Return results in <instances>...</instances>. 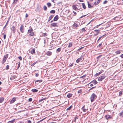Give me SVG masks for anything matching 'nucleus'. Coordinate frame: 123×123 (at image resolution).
<instances>
[{
  "label": "nucleus",
  "instance_id": "nucleus-57",
  "mask_svg": "<svg viewBox=\"0 0 123 123\" xmlns=\"http://www.w3.org/2000/svg\"><path fill=\"white\" fill-rule=\"evenodd\" d=\"M98 33H99V32H98V33H97L96 34H94V36H95L96 35H97L98 34Z\"/></svg>",
  "mask_w": 123,
  "mask_h": 123
},
{
  "label": "nucleus",
  "instance_id": "nucleus-62",
  "mask_svg": "<svg viewBox=\"0 0 123 123\" xmlns=\"http://www.w3.org/2000/svg\"><path fill=\"white\" fill-rule=\"evenodd\" d=\"M7 22L6 23V25H5V26L4 27V28H5V27L6 26V25H7Z\"/></svg>",
  "mask_w": 123,
  "mask_h": 123
},
{
  "label": "nucleus",
  "instance_id": "nucleus-18",
  "mask_svg": "<svg viewBox=\"0 0 123 123\" xmlns=\"http://www.w3.org/2000/svg\"><path fill=\"white\" fill-rule=\"evenodd\" d=\"M90 83H92L95 84H96L97 83V82L96 80H93Z\"/></svg>",
  "mask_w": 123,
  "mask_h": 123
},
{
  "label": "nucleus",
  "instance_id": "nucleus-47",
  "mask_svg": "<svg viewBox=\"0 0 123 123\" xmlns=\"http://www.w3.org/2000/svg\"><path fill=\"white\" fill-rule=\"evenodd\" d=\"M18 58L20 60H22V58L21 56H19L18 57Z\"/></svg>",
  "mask_w": 123,
  "mask_h": 123
},
{
  "label": "nucleus",
  "instance_id": "nucleus-1",
  "mask_svg": "<svg viewBox=\"0 0 123 123\" xmlns=\"http://www.w3.org/2000/svg\"><path fill=\"white\" fill-rule=\"evenodd\" d=\"M97 96L96 94L93 93L91 97V100L92 102H93L97 98Z\"/></svg>",
  "mask_w": 123,
  "mask_h": 123
},
{
  "label": "nucleus",
  "instance_id": "nucleus-45",
  "mask_svg": "<svg viewBox=\"0 0 123 123\" xmlns=\"http://www.w3.org/2000/svg\"><path fill=\"white\" fill-rule=\"evenodd\" d=\"M82 92V91L81 90H79L78 92V93H80Z\"/></svg>",
  "mask_w": 123,
  "mask_h": 123
},
{
  "label": "nucleus",
  "instance_id": "nucleus-20",
  "mask_svg": "<svg viewBox=\"0 0 123 123\" xmlns=\"http://www.w3.org/2000/svg\"><path fill=\"white\" fill-rule=\"evenodd\" d=\"M38 90L36 89H33L32 90V91L33 92H38Z\"/></svg>",
  "mask_w": 123,
  "mask_h": 123
},
{
  "label": "nucleus",
  "instance_id": "nucleus-43",
  "mask_svg": "<svg viewBox=\"0 0 123 123\" xmlns=\"http://www.w3.org/2000/svg\"><path fill=\"white\" fill-rule=\"evenodd\" d=\"M108 2L107 1V0H105L104 2H103V4H106Z\"/></svg>",
  "mask_w": 123,
  "mask_h": 123
},
{
  "label": "nucleus",
  "instance_id": "nucleus-15",
  "mask_svg": "<svg viewBox=\"0 0 123 123\" xmlns=\"http://www.w3.org/2000/svg\"><path fill=\"white\" fill-rule=\"evenodd\" d=\"M72 7L75 10H77L78 9L75 5H73L72 6Z\"/></svg>",
  "mask_w": 123,
  "mask_h": 123
},
{
  "label": "nucleus",
  "instance_id": "nucleus-22",
  "mask_svg": "<svg viewBox=\"0 0 123 123\" xmlns=\"http://www.w3.org/2000/svg\"><path fill=\"white\" fill-rule=\"evenodd\" d=\"M4 58H3V60L2 63H4V62H5L6 61V57L5 56L4 57Z\"/></svg>",
  "mask_w": 123,
  "mask_h": 123
},
{
  "label": "nucleus",
  "instance_id": "nucleus-32",
  "mask_svg": "<svg viewBox=\"0 0 123 123\" xmlns=\"http://www.w3.org/2000/svg\"><path fill=\"white\" fill-rule=\"evenodd\" d=\"M47 34L46 33H44L43 34L42 36L44 37H45L47 36Z\"/></svg>",
  "mask_w": 123,
  "mask_h": 123
},
{
  "label": "nucleus",
  "instance_id": "nucleus-3",
  "mask_svg": "<svg viewBox=\"0 0 123 123\" xmlns=\"http://www.w3.org/2000/svg\"><path fill=\"white\" fill-rule=\"evenodd\" d=\"M11 29L12 31V32L14 33H15L16 30V28L15 27L13 26L11 28Z\"/></svg>",
  "mask_w": 123,
  "mask_h": 123
},
{
  "label": "nucleus",
  "instance_id": "nucleus-53",
  "mask_svg": "<svg viewBox=\"0 0 123 123\" xmlns=\"http://www.w3.org/2000/svg\"><path fill=\"white\" fill-rule=\"evenodd\" d=\"M83 48V47H81V48H79V49H78V51H80V50L82 49V48Z\"/></svg>",
  "mask_w": 123,
  "mask_h": 123
},
{
  "label": "nucleus",
  "instance_id": "nucleus-10",
  "mask_svg": "<svg viewBox=\"0 0 123 123\" xmlns=\"http://www.w3.org/2000/svg\"><path fill=\"white\" fill-rule=\"evenodd\" d=\"M82 56H81L79 58H78L76 61L77 63L79 62L80 61L82 60Z\"/></svg>",
  "mask_w": 123,
  "mask_h": 123
},
{
  "label": "nucleus",
  "instance_id": "nucleus-27",
  "mask_svg": "<svg viewBox=\"0 0 123 123\" xmlns=\"http://www.w3.org/2000/svg\"><path fill=\"white\" fill-rule=\"evenodd\" d=\"M54 16V15H51L49 17V20H51V19Z\"/></svg>",
  "mask_w": 123,
  "mask_h": 123
},
{
  "label": "nucleus",
  "instance_id": "nucleus-39",
  "mask_svg": "<svg viewBox=\"0 0 123 123\" xmlns=\"http://www.w3.org/2000/svg\"><path fill=\"white\" fill-rule=\"evenodd\" d=\"M42 80H37L36 81V82H39V83L41 82H42Z\"/></svg>",
  "mask_w": 123,
  "mask_h": 123
},
{
  "label": "nucleus",
  "instance_id": "nucleus-29",
  "mask_svg": "<svg viewBox=\"0 0 123 123\" xmlns=\"http://www.w3.org/2000/svg\"><path fill=\"white\" fill-rule=\"evenodd\" d=\"M47 5L48 7H49L51 6V5L50 3L48 2L47 3Z\"/></svg>",
  "mask_w": 123,
  "mask_h": 123
},
{
  "label": "nucleus",
  "instance_id": "nucleus-9",
  "mask_svg": "<svg viewBox=\"0 0 123 123\" xmlns=\"http://www.w3.org/2000/svg\"><path fill=\"white\" fill-rule=\"evenodd\" d=\"M59 18L58 16V15H56L54 18L53 21H57Z\"/></svg>",
  "mask_w": 123,
  "mask_h": 123
},
{
  "label": "nucleus",
  "instance_id": "nucleus-38",
  "mask_svg": "<svg viewBox=\"0 0 123 123\" xmlns=\"http://www.w3.org/2000/svg\"><path fill=\"white\" fill-rule=\"evenodd\" d=\"M81 31H82L85 32L86 31V30L85 29V28H83L81 29Z\"/></svg>",
  "mask_w": 123,
  "mask_h": 123
},
{
  "label": "nucleus",
  "instance_id": "nucleus-16",
  "mask_svg": "<svg viewBox=\"0 0 123 123\" xmlns=\"http://www.w3.org/2000/svg\"><path fill=\"white\" fill-rule=\"evenodd\" d=\"M105 117L107 119H109V118L111 117V116L109 115H106Z\"/></svg>",
  "mask_w": 123,
  "mask_h": 123
},
{
  "label": "nucleus",
  "instance_id": "nucleus-59",
  "mask_svg": "<svg viewBox=\"0 0 123 123\" xmlns=\"http://www.w3.org/2000/svg\"><path fill=\"white\" fill-rule=\"evenodd\" d=\"M73 13L74 14V16H75L76 15V13L74 11H73Z\"/></svg>",
  "mask_w": 123,
  "mask_h": 123
},
{
  "label": "nucleus",
  "instance_id": "nucleus-34",
  "mask_svg": "<svg viewBox=\"0 0 123 123\" xmlns=\"http://www.w3.org/2000/svg\"><path fill=\"white\" fill-rule=\"evenodd\" d=\"M73 26L75 27H78V25L74 23L73 25Z\"/></svg>",
  "mask_w": 123,
  "mask_h": 123
},
{
  "label": "nucleus",
  "instance_id": "nucleus-25",
  "mask_svg": "<svg viewBox=\"0 0 123 123\" xmlns=\"http://www.w3.org/2000/svg\"><path fill=\"white\" fill-rule=\"evenodd\" d=\"M46 99V98H43L42 99H41L40 100H39V102H42V101H43V100Z\"/></svg>",
  "mask_w": 123,
  "mask_h": 123
},
{
  "label": "nucleus",
  "instance_id": "nucleus-48",
  "mask_svg": "<svg viewBox=\"0 0 123 123\" xmlns=\"http://www.w3.org/2000/svg\"><path fill=\"white\" fill-rule=\"evenodd\" d=\"M83 110V111L84 112H85L86 111H87V110L86 109L84 108Z\"/></svg>",
  "mask_w": 123,
  "mask_h": 123
},
{
  "label": "nucleus",
  "instance_id": "nucleus-40",
  "mask_svg": "<svg viewBox=\"0 0 123 123\" xmlns=\"http://www.w3.org/2000/svg\"><path fill=\"white\" fill-rule=\"evenodd\" d=\"M43 8L44 10H46L47 9V8L46 6H44L43 7Z\"/></svg>",
  "mask_w": 123,
  "mask_h": 123
},
{
  "label": "nucleus",
  "instance_id": "nucleus-4",
  "mask_svg": "<svg viewBox=\"0 0 123 123\" xmlns=\"http://www.w3.org/2000/svg\"><path fill=\"white\" fill-rule=\"evenodd\" d=\"M105 76H102L100 77L98 79V80L99 81L102 80L103 79L105 78Z\"/></svg>",
  "mask_w": 123,
  "mask_h": 123
},
{
  "label": "nucleus",
  "instance_id": "nucleus-58",
  "mask_svg": "<svg viewBox=\"0 0 123 123\" xmlns=\"http://www.w3.org/2000/svg\"><path fill=\"white\" fill-rule=\"evenodd\" d=\"M28 16V14H26V15H25V17L26 18H27Z\"/></svg>",
  "mask_w": 123,
  "mask_h": 123
},
{
  "label": "nucleus",
  "instance_id": "nucleus-52",
  "mask_svg": "<svg viewBox=\"0 0 123 123\" xmlns=\"http://www.w3.org/2000/svg\"><path fill=\"white\" fill-rule=\"evenodd\" d=\"M77 118H78L77 117H75L74 120V122H76V119Z\"/></svg>",
  "mask_w": 123,
  "mask_h": 123
},
{
  "label": "nucleus",
  "instance_id": "nucleus-14",
  "mask_svg": "<svg viewBox=\"0 0 123 123\" xmlns=\"http://www.w3.org/2000/svg\"><path fill=\"white\" fill-rule=\"evenodd\" d=\"M88 7L89 8H92L93 7V6H91V5L90 4V2L89 1H88L87 2Z\"/></svg>",
  "mask_w": 123,
  "mask_h": 123
},
{
  "label": "nucleus",
  "instance_id": "nucleus-19",
  "mask_svg": "<svg viewBox=\"0 0 123 123\" xmlns=\"http://www.w3.org/2000/svg\"><path fill=\"white\" fill-rule=\"evenodd\" d=\"M72 94L71 93H68L67 95V97L68 98H70L72 96Z\"/></svg>",
  "mask_w": 123,
  "mask_h": 123
},
{
  "label": "nucleus",
  "instance_id": "nucleus-7",
  "mask_svg": "<svg viewBox=\"0 0 123 123\" xmlns=\"http://www.w3.org/2000/svg\"><path fill=\"white\" fill-rule=\"evenodd\" d=\"M100 0H97V1H96L94 3V5H95V6L97 5L100 2Z\"/></svg>",
  "mask_w": 123,
  "mask_h": 123
},
{
  "label": "nucleus",
  "instance_id": "nucleus-2",
  "mask_svg": "<svg viewBox=\"0 0 123 123\" xmlns=\"http://www.w3.org/2000/svg\"><path fill=\"white\" fill-rule=\"evenodd\" d=\"M20 31L21 32L23 33L24 32V27L23 25H21L20 28Z\"/></svg>",
  "mask_w": 123,
  "mask_h": 123
},
{
  "label": "nucleus",
  "instance_id": "nucleus-46",
  "mask_svg": "<svg viewBox=\"0 0 123 123\" xmlns=\"http://www.w3.org/2000/svg\"><path fill=\"white\" fill-rule=\"evenodd\" d=\"M32 99L31 98H30L29 99V100L30 102H31L32 100Z\"/></svg>",
  "mask_w": 123,
  "mask_h": 123
},
{
  "label": "nucleus",
  "instance_id": "nucleus-28",
  "mask_svg": "<svg viewBox=\"0 0 123 123\" xmlns=\"http://www.w3.org/2000/svg\"><path fill=\"white\" fill-rule=\"evenodd\" d=\"M123 111H121L120 113V115L121 117H123Z\"/></svg>",
  "mask_w": 123,
  "mask_h": 123
},
{
  "label": "nucleus",
  "instance_id": "nucleus-56",
  "mask_svg": "<svg viewBox=\"0 0 123 123\" xmlns=\"http://www.w3.org/2000/svg\"><path fill=\"white\" fill-rule=\"evenodd\" d=\"M73 63H72V64H71L70 66H69V67H71L72 66H73Z\"/></svg>",
  "mask_w": 123,
  "mask_h": 123
},
{
  "label": "nucleus",
  "instance_id": "nucleus-44",
  "mask_svg": "<svg viewBox=\"0 0 123 123\" xmlns=\"http://www.w3.org/2000/svg\"><path fill=\"white\" fill-rule=\"evenodd\" d=\"M6 34H4V39H5L6 38Z\"/></svg>",
  "mask_w": 123,
  "mask_h": 123
},
{
  "label": "nucleus",
  "instance_id": "nucleus-23",
  "mask_svg": "<svg viewBox=\"0 0 123 123\" xmlns=\"http://www.w3.org/2000/svg\"><path fill=\"white\" fill-rule=\"evenodd\" d=\"M15 121V119H14L11 120V121L8 122V123H13Z\"/></svg>",
  "mask_w": 123,
  "mask_h": 123
},
{
  "label": "nucleus",
  "instance_id": "nucleus-37",
  "mask_svg": "<svg viewBox=\"0 0 123 123\" xmlns=\"http://www.w3.org/2000/svg\"><path fill=\"white\" fill-rule=\"evenodd\" d=\"M61 50V48H58L57 49V51L58 52H60Z\"/></svg>",
  "mask_w": 123,
  "mask_h": 123
},
{
  "label": "nucleus",
  "instance_id": "nucleus-51",
  "mask_svg": "<svg viewBox=\"0 0 123 123\" xmlns=\"http://www.w3.org/2000/svg\"><path fill=\"white\" fill-rule=\"evenodd\" d=\"M94 31L95 32H97V33H98V32H99V30H95Z\"/></svg>",
  "mask_w": 123,
  "mask_h": 123
},
{
  "label": "nucleus",
  "instance_id": "nucleus-17",
  "mask_svg": "<svg viewBox=\"0 0 123 123\" xmlns=\"http://www.w3.org/2000/svg\"><path fill=\"white\" fill-rule=\"evenodd\" d=\"M35 53V50L34 49H32L31 51V54H34Z\"/></svg>",
  "mask_w": 123,
  "mask_h": 123
},
{
  "label": "nucleus",
  "instance_id": "nucleus-33",
  "mask_svg": "<svg viewBox=\"0 0 123 123\" xmlns=\"http://www.w3.org/2000/svg\"><path fill=\"white\" fill-rule=\"evenodd\" d=\"M120 53V50H117L116 51V54H118Z\"/></svg>",
  "mask_w": 123,
  "mask_h": 123
},
{
  "label": "nucleus",
  "instance_id": "nucleus-21",
  "mask_svg": "<svg viewBox=\"0 0 123 123\" xmlns=\"http://www.w3.org/2000/svg\"><path fill=\"white\" fill-rule=\"evenodd\" d=\"M4 100V98L3 97L0 98V103H2Z\"/></svg>",
  "mask_w": 123,
  "mask_h": 123
},
{
  "label": "nucleus",
  "instance_id": "nucleus-24",
  "mask_svg": "<svg viewBox=\"0 0 123 123\" xmlns=\"http://www.w3.org/2000/svg\"><path fill=\"white\" fill-rule=\"evenodd\" d=\"M82 5L83 8L84 9H85L86 8V7L85 4L84 3H82Z\"/></svg>",
  "mask_w": 123,
  "mask_h": 123
},
{
  "label": "nucleus",
  "instance_id": "nucleus-11",
  "mask_svg": "<svg viewBox=\"0 0 123 123\" xmlns=\"http://www.w3.org/2000/svg\"><path fill=\"white\" fill-rule=\"evenodd\" d=\"M51 25L53 27H55L57 26V24L56 23H54L51 24Z\"/></svg>",
  "mask_w": 123,
  "mask_h": 123
},
{
  "label": "nucleus",
  "instance_id": "nucleus-42",
  "mask_svg": "<svg viewBox=\"0 0 123 123\" xmlns=\"http://www.w3.org/2000/svg\"><path fill=\"white\" fill-rule=\"evenodd\" d=\"M20 66V62H19V63L18 64V67L17 68V69H18L19 68V67Z\"/></svg>",
  "mask_w": 123,
  "mask_h": 123
},
{
  "label": "nucleus",
  "instance_id": "nucleus-31",
  "mask_svg": "<svg viewBox=\"0 0 123 123\" xmlns=\"http://www.w3.org/2000/svg\"><path fill=\"white\" fill-rule=\"evenodd\" d=\"M122 92H123V91H121L119 92V95L120 96H121L122 95Z\"/></svg>",
  "mask_w": 123,
  "mask_h": 123
},
{
  "label": "nucleus",
  "instance_id": "nucleus-36",
  "mask_svg": "<svg viewBox=\"0 0 123 123\" xmlns=\"http://www.w3.org/2000/svg\"><path fill=\"white\" fill-rule=\"evenodd\" d=\"M72 107V106H70L68 108H67V110H69L71 109V108Z\"/></svg>",
  "mask_w": 123,
  "mask_h": 123
},
{
  "label": "nucleus",
  "instance_id": "nucleus-6",
  "mask_svg": "<svg viewBox=\"0 0 123 123\" xmlns=\"http://www.w3.org/2000/svg\"><path fill=\"white\" fill-rule=\"evenodd\" d=\"M16 101V98H13L11 101L10 103L11 104L14 103Z\"/></svg>",
  "mask_w": 123,
  "mask_h": 123
},
{
  "label": "nucleus",
  "instance_id": "nucleus-13",
  "mask_svg": "<svg viewBox=\"0 0 123 123\" xmlns=\"http://www.w3.org/2000/svg\"><path fill=\"white\" fill-rule=\"evenodd\" d=\"M16 78V76L15 75H12L10 78L11 80H13Z\"/></svg>",
  "mask_w": 123,
  "mask_h": 123
},
{
  "label": "nucleus",
  "instance_id": "nucleus-55",
  "mask_svg": "<svg viewBox=\"0 0 123 123\" xmlns=\"http://www.w3.org/2000/svg\"><path fill=\"white\" fill-rule=\"evenodd\" d=\"M38 75H39V74H37V73L35 75L37 77H38Z\"/></svg>",
  "mask_w": 123,
  "mask_h": 123
},
{
  "label": "nucleus",
  "instance_id": "nucleus-49",
  "mask_svg": "<svg viewBox=\"0 0 123 123\" xmlns=\"http://www.w3.org/2000/svg\"><path fill=\"white\" fill-rule=\"evenodd\" d=\"M9 65H7L6 66V69H8L9 68Z\"/></svg>",
  "mask_w": 123,
  "mask_h": 123
},
{
  "label": "nucleus",
  "instance_id": "nucleus-50",
  "mask_svg": "<svg viewBox=\"0 0 123 123\" xmlns=\"http://www.w3.org/2000/svg\"><path fill=\"white\" fill-rule=\"evenodd\" d=\"M99 74H98V73H97L95 75V76H98V75H99Z\"/></svg>",
  "mask_w": 123,
  "mask_h": 123
},
{
  "label": "nucleus",
  "instance_id": "nucleus-63",
  "mask_svg": "<svg viewBox=\"0 0 123 123\" xmlns=\"http://www.w3.org/2000/svg\"><path fill=\"white\" fill-rule=\"evenodd\" d=\"M102 45V44L100 43L99 44L98 46L99 47H100Z\"/></svg>",
  "mask_w": 123,
  "mask_h": 123
},
{
  "label": "nucleus",
  "instance_id": "nucleus-26",
  "mask_svg": "<svg viewBox=\"0 0 123 123\" xmlns=\"http://www.w3.org/2000/svg\"><path fill=\"white\" fill-rule=\"evenodd\" d=\"M73 45V43H69L68 46V47L69 48L72 46Z\"/></svg>",
  "mask_w": 123,
  "mask_h": 123
},
{
  "label": "nucleus",
  "instance_id": "nucleus-30",
  "mask_svg": "<svg viewBox=\"0 0 123 123\" xmlns=\"http://www.w3.org/2000/svg\"><path fill=\"white\" fill-rule=\"evenodd\" d=\"M55 12V11L54 10H52L50 12V13H54Z\"/></svg>",
  "mask_w": 123,
  "mask_h": 123
},
{
  "label": "nucleus",
  "instance_id": "nucleus-61",
  "mask_svg": "<svg viewBox=\"0 0 123 123\" xmlns=\"http://www.w3.org/2000/svg\"><path fill=\"white\" fill-rule=\"evenodd\" d=\"M85 107V105L83 106L82 108V110H83L84 108Z\"/></svg>",
  "mask_w": 123,
  "mask_h": 123
},
{
  "label": "nucleus",
  "instance_id": "nucleus-41",
  "mask_svg": "<svg viewBox=\"0 0 123 123\" xmlns=\"http://www.w3.org/2000/svg\"><path fill=\"white\" fill-rule=\"evenodd\" d=\"M104 35H103L101 37H100L98 39V41H97V42H98L99 40H100L103 37V36H104Z\"/></svg>",
  "mask_w": 123,
  "mask_h": 123
},
{
  "label": "nucleus",
  "instance_id": "nucleus-8",
  "mask_svg": "<svg viewBox=\"0 0 123 123\" xmlns=\"http://www.w3.org/2000/svg\"><path fill=\"white\" fill-rule=\"evenodd\" d=\"M52 54V53L50 51H48L46 53V54L48 56H50Z\"/></svg>",
  "mask_w": 123,
  "mask_h": 123
},
{
  "label": "nucleus",
  "instance_id": "nucleus-54",
  "mask_svg": "<svg viewBox=\"0 0 123 123\" xmlns=\"http://www.w3.org/2000/svg\"><path fill=\"white\" fill-rule=\"evenodd\" d=\"M27 121L28 123H31V121L30 120H28Z\"/></svg>",
  "mask_w": 123,
  "mask_h": 123
},
{
  "label": "nucleus",
  "instance_id": "nucleus-12",
  "mask_svg": "<svg viewBox=\"0 0 123 123\" xmlns=\"http://www.w3.org/2000/svg\"><path fill=\"white\" fill-rule=\"evenodd\" d=\"M29 36H35V34L34 33L32 32H31L30 33H29Z\"/></svg>",
  "mask_w": 123,
  "mask_h": 123
},
{
  "label": "nucleus",
  "instance_id": "nucleus-64",
  "mask_svg": "<svg viewBox=\"0 0 123 123\" xmlns=\"http://www.w3.org/2000/svg\"><path fill=\"white\" fill-rule=\"evenodd\" d=\"M37 63V61H36V62H34L33 64H34V65H35V64H36V63Z\"/></svg>",
  "mask_w": 123,
  "mask_h": 123
},
{
  "label": "nucleus",
  "instance_id": "nucleus-5",
  "mask_svg": "<svg viewBox=\"0 0 123 123\" xmlns=\"http://www.w3.org/2000/svg\"><path fill=\"white\" fill-rule=\"evenodd\" d=\"M33 30L32 28L30 26L29 27V29L28 30V34H29V33H30L31 32L33 31Z\"/></svg>",
  "mask_w": 123,
  "mask_h": 123
},
{
  "label": "nucleus",
  "instance_id": "nucleus-35",
  "mask_svg": "<svg viewBox=\"0 0 123 123\" xmlns=\"http://www.w3.org/2000/svg\"><path fill=\"white\" fill-rule=\"evenodd\" d=\"M14 1L13 2V4H16L18 2V0H13Z\"/></svg>",
  "mask_w": 123,
  "mask_h": 123
},
{
  "label": "nucleus",
  "instance_id": "nucleus-60",
  "mask_svg": "<svg viewBox=\"0 0 123 123\" xmlns=\"http://www.w3.org/2000/svg\"><path fill=\"white\" fill-rule=\"evenodd\" d=\"M120 57L122 58H123V54L120 55Z\"/></svg>",
  "mask_w": 123,
  "mask_h": 123
}]
</instances>
